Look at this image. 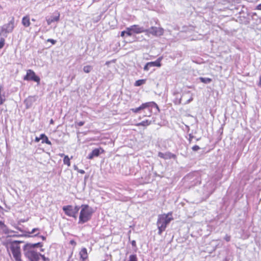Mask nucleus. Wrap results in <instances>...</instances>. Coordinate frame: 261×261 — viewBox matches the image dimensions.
<instances>
[{"label":"nucleus","instance_id":"c03bdc74","mask_svg":"<svg viewBox=\"0 0 261 261\" xmlns=\"http://www.w3.org/2000/svg\"><path fill=\"white\" fill-rule=\"evenodd\" d=\"M78 172L81 174H84L85 173V171L84 170H78Z\"/></svg>","mask_w":261,"mask_h":261},{"label":"nucleus","instance_id":"3c124183","mask_svg":"<svg viewBox=\"0 0 261 261\" xmlns=\"http://www.w3.org/2000/svg\"><path fill=\"white\" fill-rule=\"evenodd\" d=\"M59 155L61 157H64V155H65L64 153H61L59 154Z\"/></svg>","mask_w":261,"mask_h":261},{"label":"nucleus","instance_id":"72a5a7b5","mask_svg":"<svg viewBox=\"0 0 261 261\" xmlns=\"http://www.w3.org/2000/svg\"><path fill=\"white\" fill-rule=\"evenodd\" d=\"M224 240L227 242H229L230 241V236L228 235H226L224 237Z\"/></svg>","mask_w":261,"mask_h":261},{"label":"nucleus","instance_id":"de8ad7c7","mask_svg":"<svg viewBox=\"0 0 261 261\" xmlns=\"http://www.w3.org/2000/svg\"><path fill=\"white\" fill-rule=\"evenodd\" d=\"M40 237L41 238L42 240H45V239H46V237L43 236H41Z\"/></svg>","mask_w":261,"mask_h":261},{"label":"nucleus","instance_id":"13d9d810","mask_svg":"<svg viewBox=\"0 0 261 261\" xmlns=\"http://www.w3.org/2000/svg\"><path fill=\"white\" fill-rule=\"evenodd\" d=\"M0 208H2V207L0 206Z\"/></svg>","mask_w":261,"mask_h":261},{"label":"nucleus","instance_id":"49530a36","mask_svg":"<svg viewBox=\"0 0 261 261\" xmlns=\"http://www.w3.org/2000/svg\"><path fill=\"white\" fill-rule=\"evenodd\" d=\"M257 9L261 10V4L257 6Z\"/></svg>","mask_w":261,"mask_h":261},{"label":"nucleus","instance_id":"4d7b16f0","mask_svg":"<svg viewBox=\"0 0 261 261\" xmlns=\"http://www.w3.org/2000/svg\"><path fill=\"white\" fill-rule=\"evenodd\" d=\"M198 184H200V181H198Z\"/></svg>","mask_w":261,"mask_h":261},{"label":"nucleus","instance_id":"aec40b11","mask_svg":"<svg viewBox=\"0 0 261 261\" xmlns=\"http://www.w3.org/2000/svg\"><path fill=\"white\" fill-rule=\"evenodd\" d=\"M151 121H149L148 120H146L144 121H143L140 123H138L136 124V126H147L151 124Z\"/></svg>","mask_w":261,"mask_h":261},{"label":"nucleus","instance_id":"6e6552de","mask_svg":"<svg viewBox=\"0 0 261 261\" xmlns=\"http://www.w3.org/2000/svg\"><path fill=\"white\" fill-rule=\"evenodd\" d=\"M23 80L25 81H33L37 82L38 84H39L40 81V78L31 69L27 70V74L24 76Z\"/></svg>","mask_w":261,"mask_h":261},{"label":"nucleus","instance_id":"f3484780","mask_svg":"<svg viewBox=\"0 0 261 261\" xmlns=\"http://www.w3.org/2000/svg\"><path fill=\"white\" fill-rule=\"evenodd\" d=\"M3 89V86H0V106L3 105L4 102L6 100V96L5 92H2Z\"/></svg>","mask_w":261,"mask_h":261},{"label":"nucleus","instance_id":"5fc2aeb1","mask_svg":"<svg viewBox=\"0 0 261 261\" xmlns=\"http://www.w3.org/2000/svg\"><path fill=\"white\" fill-rule=\"evenodd\" d=\"M53 123V120L51 119V120H50V123Z\"/></svg>","mask_w":261,"mask_h":261},{"label":"nucleus","instance_id":"9d476101","mask_svg":"<svg viewBox=\"0 0 261 261\" xmlns=\"http://www.w3.org/2000/svg\"><path fill=\"white\" fill-rule=\"evenodd\" d=\"M63 211L67 216L76 218L77 214L75 213V212H74V211L73 209V206L72 205H68L64 206L63 207Z\"/></svg>","mask_w":261,"mask_h":261},{"label":"nucleus","instance_id":"ea45409f","mask_svg":"<svg viewBox=\"0 0 261 261\" xmlns=\"http://www.w3.org/2000/svg\"><path fill=\"white\" fill-rule=\"evenodd\" d=\"M85 122L84 121H80L77 123V125L79 126H82L84 124Z\"/></svg>","mask_w":261,"mask_h":261},{"label":"nucleus","instance_id":"473e14b6","mask_svg":"<svg viewBox=\"0 0 261 261\" xmlns=\"http://www.w3.org/2000/svg\"><path fill=\"white\" fill-rule=\"evenodd\" d=\"M192 150L194 151H197L200 149V147L198 145H194L192 148Z\"/></svg>","mask_w":261,"mask_h":261},{"label":"nucleus","instance_id":"58836bf2","mask_svg":"<svg viewBox=\"0 0 261 261\" xmlns=\"http://www.w3.org/2000/svg\"><path fill=\"white\" fill-rule=\"evenodd\" d=\"M131 244L133 247H136V242L135 240H133L131 242Z\"/></svg>","mask_w":261,"mask_h":261},{"label":"nucleus","instance_id":"79ce46f5","mask_svg":"<svg viewBox=\"0 0 261 261\" xmlns=\"http://www.w3.org/2000/svg\"><path fill=\"white\" fill-rule=\"evenodd\" d=\"M125 35H126L125 30L123 31H122L121 33V36L123 37L125 36Z\"/></svg>","mask_w":261,"mask_h":261},{"label":"nucleus","instance_id":"37998d69","mask_svg":"<svg viewBox=\"0 0 261 261\" xmlns=\"http://www.w3.org/2000/svg\"><path fill=\"white\" fill-rule=\"evenodd\" d=\"M40 139H39V137H36L35 138V141L36 142H39L40 141Z\"/></svg>","mask_w":261,"mask_h":261},{"label":"nucleus","instance_id":"2f4dec72","mask_svg":"<svg viewBox=\"0 0 261 261\" xmlns=\"http://www.w3.org/2000/svg\"><path fill=\"white\" fill-rule=\"evenodd\" d=\"M47 42H51L52 44L54 45L57 42V41L56 40L53 39H48L47 40Z\"/></svg>","mask_w":261,"mask_h":261},{"label":"nucleus","instance_id":"8fccbe9b","mask_svg":"<svg viewBox=\"0 0 261 261\" xmlns=\"http://www.w3.org/2000/svg\"><path fill=\"white\" fill-rule=\"evenodd\" d=\"M12 232H15V231H13V230H12L11 229L9 230V234L10 233H12Z\"/></svg>","mask_w":261,"mask_h":261},{"label":"nucleus","instance_id":"a18cd8bd","mask_svg":"<svg viewBox=\"0 0 261 261\" xmlns=\"http://www.w3.org/2000/svg\"><path fill=\"white\" fill-rule=\"evenodd\" d=\"M192 100H193V98H190L189 99H188V100L187 101V102L185 103V104L189 103V102H190Z\"/></svg>","mask_w":261,"mask_h":261},{"label":"nucleus","instance_id":"a211bd4d","mask_svg":"<svg viewBox=\"0 0 261 261\" xmlns=\"http://www.w3.org/2000/svg\"><path fill=\"white\" fill-rule=\"evenodd\" d=\"M22 24L25 27H28L30 25V17L29 16H24L22 19Z\"/></svg>","mask_w":261,"mask_h":261},{"label":"nucleus","instance_id":"864d4df0","mask_svg":"<svg viewBox=\"0 0 261 261\" xmlns=\"http://www.w3.org/2000/svg\"><path fill=\"white\" fill-rule=\"evenodd\" d=\"M100 0H93V2H97L99 1Z\"/></svg>","mask_w":261,"mask_h":261},{"label":"nucleus","instance_id":"4468645a","mask_svg":"<svg viewBox=\"0 0 261 261\" xmlns=\"http://www.w3.org/2000/svg\"><path fill=\"white\" fill-rule=\"evenodd\" d=\"M133 33L140 34L141 33H145V30L143 27H141L138 25H133L130 27Z\"/></svg>","mask_w":261,"mask_h":261},{"label":"nucleus","instance_id":"5701e85b","mask_svg":"<svg viewBox=\"0 0 261 261\" xmlns=\"http://www.w3.org/2000/svg\"><path fill=\"white\" fill-rule=\"evenodd\" d=\"M63 162L65 165H67L68 167L70 166V159L68 155H64Z\"/></svg>","mask_w":261,"mask_h":261},{"label":"nucleus","instance_id":"f8f14e48","mask_svg":"<svg viewBox=\"0 0 261 261\" xmlns=\"http://www.w3.org/2000/svg\"><path fill=\"white\" fill-rule=\"evenodd\" d=\"M158 156L162 158L164 160H169L171 159H176V155L175 154L172 153L170 152H166L165 153H163L162 152H159L158 153Z\"/></svg>","mask_w":261,"mask_h":261},{"label":"nucleus","instance_id":"dca6fc26","mask_svg":"<svg viewBox=\"0 0 261 261\" xmlns=\"http://www.w3.org/2000/svg\"><path fill=\"white\" fill-rule=\"evenodd\" d=\"M60 18V14H58L57 16H50L49 18H47L46 19L47 23L48 25H50L51 23L55 22V21H58Z\"/></svg>","mask_w":261,"mask_h":261},{"label":"nucleus","instance_id":"b1692460","mask_svg":"<svg viewBox=\"0 0 261 261\" xmlns=\"http://www.w3.org/2000/svg\"><path fill=\"white\" fill-rule=\"evenodd\" d=\"M92 69V67L90 65L85 66L83 68V70L86 73H89Z\"/></svg>","mask_w":261,"mask_h":261},{"label":"nucleus","instance_id":"4c0bfd02","mask_svg":"<svg viewBox=\"0 0 261 261\" xmlns=\"http://www.w3.org/2000/svg\"><path fill=\"white\" fill-rule=\"evenodd\" d=\"M3 227H5V224L3 222L0 221V228L2 229Z\"/></svg>","mask_w":261,"mask_h":261},{"label":"nucleus","instance_id":"f704fd0d","mask_svg":"<svg viewBox=\"0 0 261 261\" xmlns=\"http://www.w3.org/2000/svg\"><path fill=\"white\" fill-rule=\"evenodd\" d=\"M14 227L20 232H24V231L21 229V228L18 226H15Z\"/></svg>","mask_w":261,"mask_h":261},{"label":"nucleus","instance_id":"c9c22d12","mask_svg":"<svg viewBox=\"0 0 261 261\" xmlns=\"http://www.w3.org/2000/svg\"><path fill=\"white\" fill-rule=\"evenodd\" d=\"M45 136L46 135L44 134H41L39 137L40 140H43L45 137Z\"/></svg>","mask_w":261,"mask_h":261},{"label":"nucleus","instance_id":"e433bc0d","mask_svg":"<svg viewBox=\"0 0 261 261\" xmlns=\"http://www.w3.org/2000/svg\"><path fill=\"white\" fill-rule=\"evenodd\" d=\"M194 136L192 135V134H189V141L190 142V143L191 142L193 138H194Z\"/></svg>","mask_w":261,"mask_h":261},{"label":"nucleus","instance_id":"4be33fe9","mask_svg":"<svg viewBox=\"0 0 261 261\" xmlns=\"http://www.w3.org/2000/svg\"><path fill=\"white\" fill-rule=\"evenodd\" d=\"M146 80L145 79H142V80H139L136 81L135 83V86L137 87L140 86L145 83Z\"/></svg>","mask_w":261,"mask_h":261},{"label":"nucleus","instance_id":"09e8293b","mask_svg":"<svg viewBox=\"0 0 261 261\" xmlns=\"http://www.w3.org/2000/svg\"><path fill=\"white\" fill-rule=\"evenodd\" d=\"M70 243L71 244H76L75 242L73 240L70 241Z\"/></svg>","mask_w":261,"mask_h":261},{"label":"nucleus","instance_id":"0eeeda50","mask_svg":"<svg viewBox=\"0 0 261 261\" xmlns=\"http://www.w3.org/2000/svg\"><path fill=\"white\" fill-rule=\"evenodd\" d=\"M145 33L158 37L164 34V30L161 27H151L148 29H146Z\"/></svg>","mask_w":261,"mask_h":261},{"label":"nucleus","instance_id":"bb28decb","mask_svg":"<svg viewBox=\"0 0 261 261\" xmlns=\"http://www.w3.org/2000/svg\"><path fill=\"white\" fill-rule=\"evenodd\" d=\"M101 16H102V15L100 14V15L97 16L93 18H92L93 22L94 23L98 22L100 20V19L101 18Z\"/></svg>","mask_w":261,"mask_h":261},{"label":"nucleus","instance_id":"7c9ffc66","mask_svg":"<svg viewBox=\"0 0 261 261\" xmlns=\"http://www.w3.org/2000/svg\"><path fill=\"white\" fill-rule=\"evenodd\" d=\"M5 44V39L4 38H1L0 40V49L2 48Z\"/></svg>","mask_w":261,"mask_h":261},{"label":"nucleus","instance_id":"a878e982","mask_svg":"<svg viewBox=\"0 0 261 261\" xmlns=\"http://www.w3.org/2000/svg\"><path fill=\"white\" fill-rule=\"evenodd\" d=\"M125 32L126 35L128 36H131L133 35V32L130 27L126 28V29L125 30Z\"/></svg>","mask_w":261,"mask_h":261},{"label":"nucleus","instance_id":"6ab92c4d","mask_svg":"<svg viewBox=\"0 0 261 261\" xmlns=\"http://www.w3.org/2000/svg\"><path fill=\"white\" fill-rule=\"evenodd\" d=\"M39 230V229L38 228H33L31 232H28V234H21V235L14 234V235L12 236V237H23V236L30 237V234L34 233ZM10 236L11 237V236Z\"/></svg>","mask_w":261,"mask_h":261},{"label":"nucleus","instance_id":"603ef678","mask_svg":"<svg viewBox=\"0 0 261 261\" xmlns=\"http://www.w3.org/2000/svg\"><path fill=\"white\" fill-rule=\"evenodd\" d=\"M39 232H38V233H37L36 234H34V237H37V236L38 237V236H39Z\"/></svg>","mask_w":261,"mask_h":261},{"label":"nucleus","instance_id":"6e6d98bb","mask_svg":"<svg viewBox=\"0 0 261 261\" xmlns=\"http://www.w3.org/2000/svg\"><path fill=\"white\" fill-rule=\"evenodd\" d=\"M41 251H44V249H41Z\"/></svg>","mask_w":261,"mask_h":261},{"label":"nucleus","instance_id":"39448f33","mask_svg":"<svg viewBox=\"0 0 261 261\" xmlns=\"http://www.w3.org/2000/svg\"><path fill=\"white\" fill-rule=\"evenodd\" d=\"M21 243H22V242L19 241H13L10 243V249L15 261H22L19 246V244Z\"/></svg>","mask_w":261,"mask_h":261},{"label":"nucleus","instance_id":"423d86ee","mask_svg":"<svg viewBox=\"0 0 261 261\" xmlns=\"http://www.w3.org/2000/svg\"><path fill=\"white\" fill-rule=\"evenodd\" d=\"M14 28V18L13 17L12 19L7 24L3 25L0 31V35L7 34L11 33Z\"/></svg>","mask_w":261,"mask_h":261},{"label":"nucleus","instance_id":"a19ab883","mask_svg":"<svg viewBox=\"0 0 261 261\" xmlns=\"http://www.w3.org/2000/svg\"><path fill=\"white\" fill-rule=\"evenodd\" d=\"M258 86L261 88V75L259 76V82L257 84Z\"/></svg>","mask_w":261,"mask_h":261},{"label":"nucleus","instance_id":"393cba45","mask_svg":"<svg viewBox=\"0 0 261 261\" xmlns=\"http://www.w3.org/2000/svg\"><path fill=\"white\" fill-rule=\"evenodd\" d=\"M127 261H138L137 255L131 254L129 255L128 260Z\"/></svg>","mask_w":261,"mask_h":261},{"label":"nucleus","instance_id":"f03ea898","mask_svg":"<svg viewBox=\"0 0 261 261\" xmlns=\"http://www.w3.org/2000/svg\"><path fill=\"white\" fill-rule=\"evenodd\" d=\"M171 216V212H169L167 214H164L158 216L156 225L159 230V234H161L165 230L167 226L173 220V218Z\"/></svg>","mask_w":261,"mask_h":261},{"label":"nucleus","instance_id":"1a4fd4ad","mask_svg":"<svg viewBox=\"0 0 261 261\" xmlns=\"http://www.w3.org/2000/svg\"><path fill=\"white\" fill-rule=\"evenodd\" d=\"M162 57H159L155 61L149 62L147 63L144 67V70L148 71L151 67H161V62L162 60Z\"/></svg>","mask_w":261,"mask_h":261},{"label":"nucleus","instance_id":"20e7f679","mask_svg":"<svg viewBox=\"0 0 261 261\" xmlns=\"http://www.w3.org/2000/svg\"><path fill=\"white\" fill-rule=\"evenodd\" d=\"M155 108L158 112H160V109L157 104L154 101H150L142 103L140 107L136 108L131 109V111L135 113H138L140 111L147 109L149 111V116L152 113V109Z\"/></svg>","mask_w":261,"mask_h":261},{"label":"nucleus","instance_id":"cd10ccee","mask_svg":"<svg viewBox=\"0 0 261 261\" xmlns=\"http://www.w3.org/2000/svg\"><path fill=\"white\" fill-rule=\"evenodd\" d=\"M42 143H46L48 145H51V142L48 140L47 137L46 136L44 139L42 140Z\"/></svg>","mask_w":261,"mask_h":261},{"label":"nucleus","instance_id":"2eb2a0df","mask_svg":"<svg viewBox=\"0 0 261 261\" xmlns=\"http://www.w3.org/2000/svg\"><path fill=\"white\" fill-rule=\"evenodd\" d=\"M80 258L85 261L88 257L87 250L86 248H83L80 252Z\"/></svg>","mask_w":261,"mask_h":261},{"label":"nucleus","instance_id":"412c9836","mask_svg":"<svg viewBox=\"0 0 261 261\" xmlns=\"http://www.w3.org/2000/svg\"><path fill=\"white\" fill-rule=\"evenodd\" d=\"M199 79L201 82L204 84H209L212 81V80L208 77H200Z\"/></svg>","mask_w":261,"mask_h":261},{"label":"nucleus","instance_id":"f257e3e1","mask_svg":"<svg viewBox=\"0 0 261 261\" xmlns=\"http://www.w3.org/2000/svg\"><path fill=\"white\" fill-rule=\"evenodd\" d=\"M43 244L42 243H27L23 247V251L24 256L28 258L30 261H49V259L45 257L44 255L38 253L36 248L42 247Z\"/></svg>","mask_w":261,"mask_h":261},{"label":"nucleus","instance_id":"7ed1b4c3","mask_svg":"<svg viewBox=\"0 0 261 261\" xmlns=\"http://www.w3.org/2000/svg\"><path fill=\"white\" fill-rule=\"evenodd\" d=\"M93 211L92 207L87 204H82L79 216V224H84L91 219Z\"/></svg>","mask_w":261,"mask_h":261},{"label":"nucleus","instance_id":"c85d7f7f","mask_svg":"<svg viewBox=\"0 0 261 261\" xmlns=\"http://www.w3.org/2000/svg\"><path fill=\"white\" fill-rule=\"evenodd\" d=\"M2 229L3 230L4 233L6 234H9V229L7 227V226L5 225V227H3Z\"/></svg>","mask_w":261,"mask_h":261},{"label":"nucleus","instance_id":"ddd939ff","mask_svg":"<svg viewBox=\"0 0 261 261\" xmlns=\"http://www.w3.org/2000/svg\"><path fill=\"white\" fill-rule=\"evenodd\" d=\"M36 100V97L35 96H30L27 98L24 101V103L25 105L26 108H30Z\"/></svg>","mask_w":261,"mask_h":261},{"label":"nucleus","instance_id":"c756f323","mask_svg":"<svg viewBox=\"0 0 261 261\" xmlns=\"http://www.w3.org/2000/svg\"><path fill=\"white\" fill-rule=\"evenodd\" d=\"M80 208H81V206L80 207V206H77V205H76L74 207H73V209L74 211V212H75V213L76 214H77L78 212L79 211Z\"/></svg>","mask_w":261,"mask_h":261},{"label":"nucleus","instance_id":"9b49d317","mask_svg":"<svg viewBox=\"0 0 261 261\" xmlns=\"http://www.w3.org/2000/svg\"><path fill=\"white\" fill-rule=\"evenodd\" d=\"M103 152L104 150L101 147L95 148L92 151V152L88 154L87 159L92 160L94 157L98 156L100 154L103 153Z\"/></svg>","mask_w":261,"mask_h":261}]
</instances>
